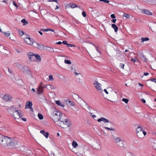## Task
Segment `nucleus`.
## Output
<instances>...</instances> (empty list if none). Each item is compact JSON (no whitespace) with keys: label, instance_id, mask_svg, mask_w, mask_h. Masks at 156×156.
I'll return each instance as SVG.
<instances>
[{"label":"nucleus","instance_id":"nucleus-1","mask_svg":"<svg viewBox=\"0 0 156 156\" xmlns=\"http://www.w3.org/2000/svg\"><path fill=\"white\" fill-rule=\"evenodd\" d=\"M62 115V112L58 111H54L53 113V117L55 121L60 120Z\"/></svg>","mask_w":156,"mask_h":156},{"label":"nucleus","instance_id":"nucleus-2","mask_svg":"<svg viewBox=\"0 0 156 156\" xmlns=\"http://www.w3.org/2000/svg\"><path fill=\"white\" fill-rule=\"evenodd\" d=\"M11 115L15 119H18L23 116L21 113V111L18 109L15 111V112L12 114Z\"/></svg>","mask_w":156,"mask_h":156},{"label":"nucleus","instance_id":"nucleus-3","mask_svg":"<svg viewBox=\"0 0 156 156\" xmlns=\"http://www.w3.org/2000/svg\"><path fill=\"white\" fill-rule=\"evenodd\" d=\"M16 143L14 140L12 139V138L8 137L6 144L7 147L13 146L16 145Z\"/></svg>","mask_w":156,"mask_h":156},{"label":"nucleus","instance_id":"nucleus-4","mask_svg":"<svg viewBox=\"0 0 156 156\" xmlns=\"http://www.w3.org/2000/svg\"><path fill=\"white\" fill-rule=\"evenodd\" d=\"M8 137V136L3 135L2 134H0V144L3 146L6 145Z\"/></svg>","mask_w":156,"mask_h":156},{"label":"nucleus","instance_id":"nucleus-5","mask_svg":"<svg viewBox=\"0 0 156 156\" xmlns=\"http://www.w3.org/2000/svg\"><path fill=\"white\" fill-rule=\"evenodd\" d=\"M94 85L95 88L98 91L100 92H102V90L101 88V84L99 83L96 80H95L94 83Z\"/></svg>","mask_w":156,"mask_h":156},{"label":"nucleus","instance_id":"nucleus-6","mask_svg":"<svg viewBox=\"0 0 156 156\" xmlns=\"http://www.w3.org/2000/svg\"><path fill=\"white\" fill-rule=\"evenodd\" d=\"M24 41L26 44L32 45H33L34 41L33 39L30 38L29 37H25L24 38Z\"/></svg>","mask_w":156,"mask_h":156},{"label":"nucleus","instance_id":"nucleus-7","mask_svg":"<svg viewBox=\"0 0 156 156\" xmlns=\"http://www.w3.org/2000/svg\"><path fill=\"white\" fill-rule=\"evenodd\" d=\"M17 108L15 106H12L9 108L8 109V112H9L10 115L14 113L15 111L17 110Z\"/></svg>","mask_w":156,"mask_h":156},{"label":"nucleus","instance_id":"nucleus-8","mask_svg":"<svg viewBox=\"0 0 156 156\" xmlns=\"http://www.w3.org/2000/svg\"><path fill=\"white\" fill-rule=\"evenodd\" d=\"M34 54L32 52H28L27 55L29 60L32 62L36 61V59L34 58Z\"/></svg>","mask_w":156,"mask_h":156},{"label":"nucleus","instance_id":"nucleus-9","mask_svg":"<svg viewBox=\"0 0 156 156\" xmlns=\"http://www.w3.org/2000/svg\"><path fill=\"white\" fill-rule=\"evenodd\" d=\"M33 46L41 50H42L43 48L44 49L45 47V46H44L36 42L34 43V44Z\"/></svg>","mask_w":156,"mask_h":156},{"label":"nucleus","instance_id":"nucleus-10","mask_svg":"<svg viewBox=\"0 0 156 156\" xmlns=\"http://www.w3.org/2000/svg\"><path fill=\"white\" fill-rule=\"evenodd\" d=\"M12 99V97L8 94H6L4 95L3 97V99L6 101H11V100Z\"/></svg>","mask_w":156,"mask_h":156},{"label":"nucleus","instance_id":"nucleus-11","mask_svg":"<svg viewBox=\"0 0 156 156\" xmlns=\"http://www.w3.org/2000/svg\"><path fill=\"white\" fill-rule=\"evenodd\" d=\"M73 97H74V98H75L76 99L78 98V99H80V100H82L84 102V103L85 104V105L87 107L89 106L87 104V102H86L83 99L77 94L76 93H74L73 95Z\"/></svg>","mask_w":156,"mask_h":156},{"label":"nucleus","instance_id":"nucleus-12","mask_svg":"<svg viewBox=\"0 0 156 156\" xmlns=\"http://www.w3.org/2000/svg\"><path fill=\"white\" fill-rule=\"evenodd\" d=\"M97 121L98 122H99L101 121H102L105 123L110 122L111 123H112V122H111V121H109L108 119L104 117H101L100 118L98 119Z\"/></svg>","mask_w":156,"mask_h":156},{"label":"nucleus","instance_id":"nucleus-13","mask_svg":"<svg viewBox=\"0 0 156 156\" xmlns=\"http://www.w3.org/2000/svg\"><path fill=\"white\" fill-rule=\"evenodd\" d=\"M139 55L140 58L144 62H146L147 60L146 56L144 55L143 53L140 52Z\"/></svg>","mask_w":156,"mask_h":156},{"label":"nucleus","instance_id":"nucleus-14","mask_svg":"<svg viewBox=\"0 0 156 156\" xmlns=\"http://www.w3.org/2000/svg\"><path fill=\"white\" fill-rule=\"evenodd\" d=\"M142 12L143 13L145 14L148 15H152V13L151 12L147 9H142Z\"/></svg>","mask_w":156,"mask_h":156},{"label":"nucleus","instance_id":"nucleus-15","mask_svg":"<svg viewBox=\"0 0 156 156\" xmlns=\"http://www.w3.org/2000/svg\"><path fill=\"white\" fill-rule=\"evenodd\" d=\"M121 147H123L124 148H126V142L125 141L123 140H121L118 144Z\"/></svg>","mask_w":156,"mask_h":156},{"label":"nucleus","instance_id":"nucleus-16","mask_svg":"<svg viewBox=\"0 0 156 156\" xmlns=\"http://www.w3.org/2000/svg\"><path fill=\"white\" fill-rule=\"evenodd\" d=\"M63 123V124L66 126V127H68L70 126V125L69 123V121L68 119H65L64 121H61Z\"/></svg>","mask_w":156,"mask_h":156},{"label":"nucleus","instance_id":"nucleus-17","mask_svg":"<svg viewBox=\"0 0 156 156\" xmlns=\"http://www.w3.org/2000/svg\"><path fill=\"white\" fill-rule=\"evenodd\" d=\"M32 102L29 101H27L26 103L25 108H28L31 110V108H30V107L32 106Z\"/></svg>","mask_w":156,"mask_h":156},{"label":"nucleus","instance_id":"nucleus-18","mask_svg":"<svg viewBox=\"0 0 156 156\" xmlns=\"http://www.w3.org/2000/svg\"><path fill=\"white\" fill-rule=\"evenodd\" d=\"M40 133L44 135L46 138H47L48 137V136L49 135L48 132H45L44 130H42L40 131Z\"/></svg>","mask_w":156,"mask_h":156},{"label":"nucleus","instance_id":"nucleus-19","mask_svg":"<svg viewBox=\"0 0 156 156\" xmlns=\"http://www.w3.org/2000/svg\"><path fill=\"white\" fill-rule=\"evenodd\" d=\"M44 50H47L51 52H54L53 49L49 47L45 46Z\"/></svg>","mask_w":156,"mask_h":156},{"label":"nucleus","instance_id":"nucleus-20","mask_svg":"<svg viewBox=\"0 0 156 156\" xmlns=\"http://www.w3.org/2000/svg\"><path fill=\"white\" fill-rule=\"evenodd\" d=\"M68 5L72 8H74L75 7H78L80 9V8L79 6H78L77 5L74 3H70Z\"/></svg>","mask_w":156,"mask_h":156},{"label":"nucleus","instance_id":"nucleus-21","mask_svg":"<svg viewBox=\"0 0 156 156\" xmlns=\"http://www.w3.org/2000/svg\"><path fill=\"white\" fill-rule=\"evenodd\" d=\"M143 130L142 128L140 126H138L136 129V133H138L139 132H140V134H142Z\"/></svg>","mask_w":156,"mask_h":156},{"label":"nucleus","instance_id":"nucleus-22","mask_svg":"<svg viewBox=\"0 0 156 156\" xmlns=\"http://www.w3.org/2000/svg\"><path fill=\"white\" fill-rule=\"evenodd\" d=\"M55 103L59 106L62 107H64L65 106L64 104L63 103H61L60 101L58 100L55 101Z\"/></svg>","mask_w":156,"mask_h":156},{"label":"nucleus","instance_id":"nucleus-23","mask_svg":"<svg viewBox=\"0 0 156 156\" xmlns=\"http://www.w3.org/2000/svg\"><path fill=\"white\" fill-rule=\"evenodd\" d=\"M46 88L48 90H52V89H54L55 88L51 84H48L46 86Z\"/></svg>","mask_w":156,"mask_h":156},{"label":"nucleus","instance_id":"nucleus-24","mask_svg":"<svg viewBox=\"0 0 156 156\" xmlns=\"http://www.w3.org/2000/svg\"><path fill=\"white\" fill-rule=\"evenodd\" d=\"M112 27L114 29L115 32H116L118 30V27L114 24H112Z\"/></svg>","mask_w":156,"mask_h":156},{"label":"nucleus","instance_id":"nucleus-25","mask_svg":"<svg viewBox=\"0 0 156 156\" xmlns=\"http://www.w3.org/2000/svg\"><path fill=\"white\" fill-rule=\"evenodd\" d=\"M151 28L150 27V28L152 31L154 32H156V23L154 24Z\"/></svg>","mask_w":156,"mask_h":156},{"label":"nucleus","instance_id":"nucleus-26","mask_svg":"<svg viewBox=\"0 0 156 156\" xmlns=\"http://www.w3.org/2000/svg\"><path fill=\"white\" fill-rule=\"evenodd\" d=\"M34 56L38 60H39L40 61H41V59L40 56L39 55L37 54H34Z\"/></svg>","mask_w":156,"mask_h":156},{"label":"nucleus","instance_id":"nucleus-27","mask_svg":"<svg viewBox=\"0 0 156 156\" xmlns=\"http://www.w3.org/2000/svg\"><path fill=\"white\" fill-rule=\"evenodd\" d=\"M72 145L74 148H75L78 145V144L76 141L73 140L72 143Z\"/></svg>","mask_w":156,"mask_h":156},{"label":"nucleus","instance_id":"nucleus-28","mask_svg":"<svg viewBox=\"0 0 156 156\" xmlns=\"http://www.w3.org/2000/svg\"><path fill=\"white\" fill-rule=\"evenodd\" d=\"M114 140L115 143H119L120 141H121V140L120 137H116L114 139Z\"/></svg>","mask_w":156,"mask_h":156},{"label":"nucleus","instance_id":"nucleus-29","mask_svg":"<svg viewBox=\"0 0 156 156\" xmlns=\"http://www.w3.org/2000/svg\"><path fill=\"white\" fill-rule=\"evenodd\" d=\"M28 69L29 68L27 66H24L22 70L23 71V73H25L28 70Z\"/></svg>","mask_w":156,"mask_h":156},{"label":"nucleus","instance_id":"nucleus-30","mask_svg":"<svg viewBox=\"0 0 156 156\" xmlns=\"http://www.w3.org/2000/svg\"><path fill=\"white\" fill-rule=\"evenodd\" d=\"M21 22L23 23V25H25L28 23V22L26 21L24 19H22Z\"/></svg>","mask_w":156,"mask_h":156},{"label":"nucleus","instance_id":"nucleus-31","mask_svg":"<svg viewBox=\"0 0 156 156\" xmlns=\"http://www.w3.org/2000/svg\"><path fill=\"white\" fill-rule=\"evenodd\" d=\"M37 92L38 94L40 95L42 93H43V90H42L41 89H39V87H38V88L37 89Z\"/></svg>","mask_w":156,"mask_h":156},{"label":"nucleus","instance_id":"nucleus-32","mask_svg":"<svg viewBox=\"0 0 156 156\" xmlns=\"http://www.w3.org/2000/svg\"><path fill=\"white\" fill-rule=\"evenodd\" d=\"M149 39L148 37H142L141 38V42H143L144 41H148L149 40Z\"/></svg>","mask_w":156,"mask_h":156},{"label":"nucleus","instance_id":"nucleus-33","mask_svg":"<svg viewBox=\"0 0 156 156\" xmlns=\"http://www.w3.org/2000/svg\"><path fill=\"white\" fill-rule=\"evenodd\" d=\"M17 30L18 31V32L20 36H22L24 34V32L22 30H18V29H17Z\"/></svg>","mask_w":156,"mask_h":156},{"label":"nucleus","instance_id":"nucleus-34","mask_svg":"<svg viewBox=\"0 0 156 156\" xmlns=\"http://www.w3.org/2000/svg\"><path fill=\"white\" fill-rule=\"evenodd\" d=\"M25 73H27L28 75H29L30 77H33L31 72L29 70V69H28V70H27Z\"/></svg>","mask_w":156,"mask_h":156},{"label":"nucleus","instance_id":"nucleus-35","mask_svg":"<svg viewBox=\"0 0 156 156\" xmlns=\"http://www.w3.org/2000/svg\"><path fill=\"white\" fill-rule=\"evenodd\" d=\"M38 116L39 119H42L43 118V115L41 113H39L38 114Z\"/></svg>","mask_w":156,"mask_h":156},{"label":"nucleus","instance_id":"nucleus-36","mask_svg":"<svg viewBox=\"0 0 156 156\" xmlns=\"http://www.w3.org/2000/svg\"><path fill=\"white\" fill-rule=\"evenodd\" d=\"M64 62L66 64H71V62L70 61L67 60H65Z\"/></svg>","mask_w":156,"mask_h":156},{"label":"nucleus","instance_id":"nucleus-37","mask_svg":"<svg viewBox=\"0 0 156 156\" xmlns=\"http://www.w3.org/2000/svg\"><path fill=\"white\" fill-rule=\"evenodd\" d=\"M123 16L125 17L126 18H129L130 17V15L127 13H124Z\"/></svg>","mask_w":156,"mask_h":156},{"label":"nucleus","instance_id":"nucleus-38","mask_svg":"<svg viewBox=\"0 0 156 156\" xmlns=\"http://www.w3.org/2000/svg\"><path fill=\"white\" fill-rule=\"evenodd\" d=\"M104 127V128L105 129L109 130H110V131H114L115 130V129L112 128H108V127Z\"/></svg>","mask_w":156,"mask_h":156},{"label":"nucleus","instance_id":"nucleus-39","mask_svg":"<svg viewBox=\"0 0 156 156\" xmlns=\"http://www.w3.org/2000/svg\"><path fill=\"white\" fill-rule=\"evenodd\" d=\"M46 85H44L43 86H41V85H39V89H41L42 90H43V89L46 88Z\"/></svg>","mask_w":156,"mask_h":156},{"label":"nucleus","instance_id":"nucleus-40","mask_svg":"<svg viewBox=\"0 0 156 156\" xmlns=\"http://www.w3.org/2000/svg\"><path fill=\"white\" fill-rule=\"evenodd\" d=\"M136 133L137 136L140 138H141L143 136L142 134H140V132H139L138 133Z\"/></svg>","mask_w":156,"mask_h":156},{"label":"nucleus","instance_id":"nucleus-41","mask_svg":"<svg viewBox=\"0 0 156 156\" xmlns=\"http://www.w3.org/2000/svg\"><path fill=\"white\" fill-rule=\"evenodd\" d=\"M68 102L69 103H70V106H74L75 105V104L73 102V101H71L69 100H68Z\"/></svg>","mask_w":156,"mask_h":156},{"label":"nucleus","instance_id":"nucleus-42","mask_svg":"<svg viewBox=\"0 0 156 156\" xmlns=\"http://www.w3.org/2000/svg\"><path fill=\"white\" fill-rule=\"evenodd\" d=\"M94 46L95 47L96 50L97 51V52H99V53H101V52L100 50L98 48V46L96 45H94Z\"/></svg>","mask_w":156,"mask_h":156},{"label":"nucleus","instance_id":"nucleus-43","mask_svg":"<svg viewBox=\"0 0 156 156\" xmlns=\"http://www.w3.org/2000/svg\"><path fill=\"white\" fill-rule=\"evenodd\" d=\"M124 66H125V64L123 63H120V65H119L120 67L122 69H124Z\"/></svg>","mask_w":156,"mask_h":156},{"label":"nucleus","instance_id":"nucleus-44","mask_svg":"<svg viewBox=\"0 0 156 156\" xmlns=\"http://www.w3.org/2000/svg\"><path fill=\"white\" fill-rule=\"evenodd\" d=\"M122 101H124L126 104H127L128 103L129 100L127 99L123 98L122 99Z\"/></svg>","mask_w":156,"mask_h":156},{"label":"nucleus","instance_id":"nucleus-45","mask_svg":"<svg viewBox=\"0 0 156 156\" xmlns=\"http://www.w3.org/2000/svg\"><path fill=\"white\" fill-rule=\"evenodd\" d=\"M4 34L7 37H9L10 35V33L9 31H8L7 32H4Z\"/></svg>","mask_w":156,"mask_h":156},{"label":"nucleus","instance_id":"nucleus-46","mask_svg":"<svg viewBox=\"0 0 156 156\" xmlns=\"http://www.w3.org/2000/svg\"><path fill=\"white\" fill-rule=\"evenodd\" d=\"M41 30L44 32H47L49 30V28L41 29Z\"/></svg>","mask_w":156,"mask_h":156},{"label":"nucleus","instance_id":"nucleus-47","mask_svg":"<svg viewBox=\"0 0 156 156\" xmlns=\"http://www.w3.org/2000/svg\"><path fill=\"white\" fill-rule=\"evenodd\" d=\"M149 80H150L151 81L154 82L156 83V79L153 78V79H149Z\"/></svg>","mask_w":156,"mask_h":156},{"label":"nucleus","instance_id":"nucleus-48","mask_svg":"<svg viewBox=\"0 0 156 156\" xmlns=\"http://www.w3.org/2000/svg\"><path fill=\"white\" fill-rule=\"evenodd\" d=\"M23 66H24L20 64H19L18 66V67H19V68L21 70L23 69Z\"/></svg>","mask_w":156,"mask_h":156},{"label":"nucleus","instance_id":"nucleus-49","mask_svg":"<svg viewBox=\"0 0 156 156\" xmlns=\"http://www.w3.org/2000/svg\"><path fill=\"white\" fill-rule=\"evenodd\" d=\"M49 80L52 81L53 80V76L52 75H50L49 76Z\"/></svg>","mask_w":156,"mask_h":156},{"label":"nucleus","instance_id":"nucleus-50","mask_svg":"<svg viewBox=\"0 0 156 156\" xmlns=\"http://www.w3.org/2000/svg\"><path fill=\"white\" fill-rule=\"evenodd\" d=\"M82 14L84 17H85L86 16V13L84 11H83L82 12Z\"/></svg>","mask_w":156,"mask_h":156},{"label":"nucleus","instance_id":"nucleus-51","mask_svg":"<svg viewBox=\"0 0 156 156\" xmlns=\"http://www.w3.org/2000/svg\"><path fill=\"white\" fill-rule=\"evenodd\" d=\"M12 4L14 6H15L17 8L18 7V6L17 5L16 3L14 1H13Z\"/></svg>","mask_w":156,"mask_h":156},{"label":"nucleus","instance_id":"nucleus-52","mask_svg":"<svg viewBox=\"0 0 156 156\" xmlns=\"http://www.w3.org/2000/svg\"><path fill=\"white\" fill-rule=\"evenodd\" d=\"M111 17L112 18L114 19L115 18V14H112L111 15Z\"/></svg>","mask_w":156,"mask_h":156},{"label":"nucleus","instance_id":"nucleus-53","mask_svg":"<svg viewBox=\"0 0 156 156\" xmlns=\"http://www.w3.org/2000/svg\"><path fill=\"white\" fill-rule=\"evenodd\" d=\"M62 43L66 45H67V44H67V41H63Z\"/></svg>","mask_w":156,"mask_h":156},{"label":"nucleus","instance_id":"nucleus-54","mask_svg":"<svg viewBox=\"0 0 156 156\" xmlns=\"http://www.w3.org/2000/svg\"><path fill=\"white\" fill-rule=\"evenodd\" d=\"M77 155L79 156H83V154H82L80 153H76Z\"/></svg>","mask_w":156,"mask_h":156},{"label":"nucleus","instance_id":"nucleus-55","mask_svg":"<svg viewBox=\"0 0 156 156\" xmlns=\"http://www.w3.org/2000/svg\"><path fill=\"white\" fill-rule=\"evenodd\" d=\"M116 19H114L112 20V22L114 23H115L116 22Z\"/></svg>","mask_w":156,"mask_h":156},{"label":"nucleus","instance_id":"nucleus-56","mask_svg":"<svg viewBox=\"0 0 156 156\" xmlns=\"http://www.w3.org/2000/svg\"><path fill=\"white\" fill-rule=\"evenodd\" d=\"M8 70L9 72L11 74L12 73V70L11 69H10L8 68Z\"/></svg>","mask_w":156,"mask_h":156},{"label":"nucleus","instance_id":"nucleus-57","mask_svg":"<svg viewBox=\"0 0 156 156\" xmlns=\"http://www.w3.org/2000/svg\"><path fill=\"white\" fill-rule=\"evenodd\" d=\"M142 134H143L144 136H145L147 134L146 132L145 131H143V132H142Z\"/></svg>","mask_w":156,"mask_h":156},{"label":"nucleus","instance_id":"nucleus-58","mask_svg":"<svg viewBox=\"0 0 156 156\" xmlns=\"http://www.w3.org/2000/svg\"><path fill=\"white\" fill-rule=\"evenodd\" d=\"M67 46L68 47H72V44H67Z\"/></svg>","mask_w":156,"mask_h":156},{"label":"nucleus","instance_id":"nucleus-59","mask_svg":"<svg viewBox=\"0 0 156 156\" xmlns=\"http://www.w3.org/2000/svg\"><path fill=\"white\" fill-rule=\"evenodd\" d=\"M131 61H133L134 63H135L136 62V60L135 59L133 58H132L131 60Z\"/></svg>","mask_w":156,"mask_h":156},{"label":"nucleus","instance_id":"nucleus-60","mask_svg":"<svg viewBox=\"0 0 156 156\" xmlns=\"http://www.w3.org/2000/svg\"><path fill=\"white\" fill-rule=\"evenodd\" d=\"M50 2H54L58 3L57 0H49Z\"/></svg>","mask_w":156,"mask_h":156},{"label":"nucleus","instance_id":"nucleus-61","mask_svg":"<svg viewBox=\"0 0 156 156\" xmlns=\"http://www.w3.org/2000/svg\"><path fill=\"white\" fill-rule=\"evenodd\" d=\"M149 74L148 73H145L144 74V75L145 76H147Z\"/></svg>","mask_w":156,"mask_h":156},{"label":"nucleus","instance_id":"nucleus-62","mask_svg":"<svg viewBox=\"0 0 156 156\" xmlns=\"http://www.w3.org/2000/svg\"><path fill=\"white\" fill-rule=\"evenodd\" d=\"M62 43L61 41H59L57 42H56V44H62Z\"/></svg>","mask_w":156,"mask_h":156},{"label":"nucleus","instance_id":"nucleus-63","mask_svg":"<svg viewBox=\"0 0 156 156\" xmlns=\"http://www.w3.org/2000/svg\"><path fill=\"white\" fill-rule=\"evenodd\" d=\"M104 91H105V92L107 94H108V91L106 89H104Z\"/></svg>","mask_w":156,"mask_h":156},{"label":"nucleus","instance_id":"nucleus-64","mask_svg":"<svg viewBox=\"0 0 156 156\" xmlns=\"http://www.w3.org/2000/svg\"><path fill=\"white\" fill-rule=\"evenodd\" d=\"M141 101H142V102L144 103H146V101L145 99H142V100H141Z\"/></svg>","mask_w":156,"mask_h":156}]
</instances>
